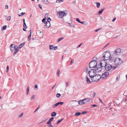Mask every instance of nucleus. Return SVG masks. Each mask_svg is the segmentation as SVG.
Masks as SVG:
<instances>
[{"label": "nucleus", "instance_id": "34", "mask_svg": "<svg viewBox=\"0 0 127 127\" xmlns=\"http://www.w3.org/2000/svg\"><path fill=\"white\" fill-rule=\"evenodd\" d=\"M23 27H24V28H25V29H26L27 28V27L26 26L25 23H24Z\"/></svg>", "mask_w": 127, "mask_h": 127}, {"label": "nucleus", "instance_id": "18", "mask_svg": "<svg viewBox=\"0 0 127 127\" xmlns=\"http://www.w3.org/2000/svg\"><path fill=\"white\" fill-rule=\"evenodd\" d=\"M30 35L28 36V41H30L31 39V34H32V32H31V29L30 30Z\"/></svg>", "mask_w": 127, "mask_h": 127}, {"label": "nucleus", "instance_id": "42", "mask_svg": "<svg viewBox=\"0 0 127 127\" xmlns=\"http://www.w3.org/2000/svg\"><path fill=\"white\" fill-rule=\"evenodd\" d=\"M101 29H102L101 28H99L98 29L95 30V31L96 32H97L98 31L101 30Z\"/></svg>", "mask_w": 127, "mask_h": 127}, {"label": "nucleus", "instance_id": "49", "mask_svg": "<svg viewBox=\"0 0 127 127\" xmlns=\"http://www.w3.org/2000/svg\"><path fill=\"white\" fill-rule=\"evenodd\" d=\"M45 18H43L42 20V21L43 22H44V23H45Z\"/></svg>", "mask_w": 127, "mask_h": 127}, {"label": "nucleus", "instance_id": "53", "mask_svg": "<svg viewBox=\"0 0 127 127\" xmlns=\"http://www.w3.org/2000/svg\"><path fill=\"white\" fill-rule=\"evenodd\" d=\"M15 52L16 53L17 52L19 51L17 49L15 48Z\"/></svg>", "mask_w": 127, "mask_h": 127}, {"label": "nucleus", "instance_id": "1", "mask_svg": "<svg viewBox=\"0 0 127 127\" xmlns=\"http://www.w3.org/2000/svg\"><path fill=\"white\" fill-rule=\"evenodd\" d=\"M97 64V61L96 60L91 61L89 64V67H86L84 71H91L92 70L93 71H101L102 70L101 66L99 64Z\"/></svg>", "mask_w": 127, "mask_h": 127}, {"label": "nucleus", "instance_id": "51", "mask_svg": "<svg viewBox=\"0 0 127 127\" xmlns=\"http://www.w3.org/2000/svg\"><path fill=\"white\" fill-rule=\"evenodd\" d=\"M39 106L36 109L35 111H34V112H35L39 108Z\"/></svg>", "mask_w": 127, "mask_h": 127}, {"label": "nucleus", "instance_id": "10", "mask_svg": "<svg viewBox=\"0 0 127 127\" xmlns=\"http://www.w3.org/2000/svg\"><path fill=\"white\" fill-rule=\"evenodd\" d=\"M89 74L90 77L92 78L96 74V73L95 72H88Z\"/></svg>", "mask_w": 127, "mask_h": 127}, {"label": "nucleus", "instance_id": "62", "mask_svg": "<svg viewBox=\"0 0 127 127\" xmlns=\"http://www.w3.org/2000/svg\"><path fill=\"white\" fill-rule=\"evenodd\" d=\"M79 23H81V24H84V21H83V22H80Z\"/></svg>", "mask_w": 127, "mask_h": 127}, {"label": "nucleus", "instance_id": "55", "mask_svg": "<svg viewBox=\"0 0 127 127\" xmlns=\"http://www.w3.org/2000/svg\"><path fill=\"white\" fill-rule=\"evenodd\" d=\"M39 7L41 9H42V5L40 4H39L38 5Z\"/></svg>", "mask_w": 127, "mask_h": 127}, {"label": "nucleus", "instance_id": "25", "mask_svg": "<svg viewBox=\"0 0 127 127\" xmlns=\"http://www.w3.org/2000/svg\"><path fill=\"white\" fill-rule=\"evenodd\" d=\"M104 10V8L101 9L100 10L98 11V13L99 14H101L102 12Z\"/></svg>", "mask_w": 127, "mask_h": 127}, {"label": "nucleus", "instance_id": "63", "mask_svg": "<svg viewBox=\"0 0 127 127\" xmlns=\"http://www.w3.org/2000/svg\"><path fill=\"white\" fill-rule=\"evenodd\" d=\"M82 44V43H81L80 44L79 46H78V47H80L81 46V45Z\"/></svg>", "mask_w": 127, "mask_h": 127}, {"label": "nucleus", "instance_id": "40", "mask_svg": "<svg viewBox=\"0 0 127 127\" xmlns=\"http://www.w3.org/2000/svg\"><path fill=\"white\" fill-rule=\"evenodd\" d=\"M57 103L59 105V104H60L61 105H63L64 103V102H57Z\"/></svg>", "mask_w": 127, "mask_h": 127}, {"label": "nucleus", "instance_id": "52", "mask_svg": "<svg viewBox=\"0 0 127 127\" xmlns=\"http://www.w3.org/2000/svg\"><path fill=\"white\" fill-rule=\"evenodd\" d=\"M60 72H57L56 73V74L59 77V75L60 74Z\"/></svg>", "mask_w": 127, "mask_h": 127}, {"label": "nucleus", "instance_id": "39", "mask_svg": "<svg viewBox=\"0 0 127 127\" xmlns=\"http://www.w3.org/2000/svg\"><path fill=\"white\" fill-rule=\"evenodd\" d=\"M11 19V16H8L7 17V20L8 21H9Z\"/></svg>", "mask_w": 127, "mask_h": 127}, {"label": "nucleus", "instance_id": "54", "mask_svg": "<svg viewBox=\"0 0 127 127\" xmlns=\"http://www.w3.org/2000/svg\"><path fill=\"white\" fill-rule=\"evenodd\" d=\"M9 67L8 66V65L6 68V71H8Z\"/></svg>", "mask_w": 127, "mask_h": 127}, {"label": "nucleus", "instance_id": "48", "mask_svg": "<svg viewBox=\"0 0 127 127\" xmlns=\"http://www.w3.org/2000/svg\"><path fill=\"white\" fill-rule=\"evenodd\" d=\"M76 20L79 23L80 22V21L79 19L78 18H76Z\"/></svg>", "mask_w": 127, "mask_h": 127}, {"label": "nucleus", "instance_id": "38", "mask_svg": "<svg viewBox=\"0 0 127 127\" xmlns=\"http://www.w3.org/2000/svg\"><path fill=\"white\" fill-rule=\"evenodd\" d=\"M61 94H59V93H58L57 94L56 96L57 97H60V96H61Z\"/></svg>", "mask_w": 127, "mask_h": 127}, {"label": "nucleus", "instance_id": "8", "mask_svg": "<svg viewBox=\"0 0 127 127\" xmlns=\"http://www.w3.org/2000/svg\"><path fill=\"white\" fill-rule=\"evenodd\" d=\"M109 73L108 72H104L102 74L101 77L104 79H105L107 78L109 76Z\"/></svg>", "mask_w": 127, "mask_h": 127}, {"label": "nucleus", "instance_id": "60", "mask_svg": "<svg viewBox=\"0 0 127 127\" xmlns=\"http://www.w3.org/2000/svg\"><path fill=\"white\" fill-rule=\"evenodd\" d=\"M99 101L101 103H103V102L102 101V100H101V99L100 98H99Z\"/></svg>", "mask_w": 127, "mask_h": 127}, {"label": "nucleus", "instance_id": "35", "mask_svg": "<svg viewBox=\"0 0 127 127\" xmlns=\"http://www.w3.org/2000/svg\"><path fill=\"white\" fill-rule=\"evenodd\" d=\"M88 22L86 21H84V25H87L88 24Z\"/></svg>", "mask_w": 127, "mask_h": 127}, {"label": "nucleus", "instance_id": "6", "mask_svg": "<svg viewBox=\"0 0 127 127\" xmlns=\"http://www.w3.org/2000/svg\"><path fill=\"white\" fill-rule=\"evenodd\" d=\"M115 64L116 65H119L123 63L121 59L119 58H116L114 61Z\"/></svg>", "mask_w": 127, "mask_h": 127}, {"label": "nucleus", "instance_id": "20", "mask_svg": "<svg viewBox=\"0 0 127 127\" xmlns=\"http://www.w3.org/2000/svg\"><path fill=\"white\" fill-rule=\"evenodd\" d=\"M41 0L45 4H48V2L47 0Z\"/></svg>", "mask_w": 127, "mask_h": 127}, {"label": "nucleus", "instance_id": "44", "mask_svg": "<svg viewBox=\"0 0 127 127\" xmlns=\"http://www.w3.org/2000/svg\"><path fill=\"white\" fill-rule=\"evenodd\" d=\"M74 62V60L73 59H72L71 61L70 64V65H71L72 63H73Z\"/></svg>", "mask_w": 127, "mask_h": 127}, {"label": "nucleus", "instance_id": "37", "mask_svg": "<svg viewBox=\"0 0 127 127\" xmlns=\"http://www.w3.org/2000/svg\"><path fill=\"white\" fill-rule=\"evenodd\" d=\"M48 15H49V14H48V13H46L45 14V18H47L48 17Z\"/></svg>", "mask_w": 127, "mask_h": 127}, {"label": "nucleus", "instance_id": "45", "mask_svg": "<svg viewBox=\"0 0 127 127\" xmlns=\"http://www.w3.org/2000/svg\"><path fill=\"white\" fill-rule=\"evenodd\" d=\"M5 8L6 9H8V5H5Z\"/></svg>", "mask_w": 127, "mask_h": 127}, {"label": "nucleus", "instance_id": "43", "mask_svg": "<svg viewBox=\"0 0 127 127\" xmlns=\"http://www.w3.org/2000/svg\"><path fill=\"white\" fill-rule=\"evenodd\" d=\"M25 13L22 12L21 13V15H19V16H21L22 15H23L25 14Z\"/></svg>", "mask_w": 127, "mask_h": 127}, {"label": "nucleus", "instance_id": "2", "mask_svg": "<svg viewBox=\"0 0 127 127\" xmlns=\"http://www.w3.org/2000/svg\"><path fill=\"white\" fill-rule=\"evenodd\" d=\"M71 17L69 15L67 17V18H64L63 19V22L64 23H66L68 24L69 26L73 27V24L72 23H68L67 22L68 21L69 19H71Z\"/></svg>", "mask_w": 127, "mask_h": 127}, {"label": "nucleus", "instance_id": "26", "mask_svg": "<svg viewBox=\"0 0 127 127\" xmlns=\"http://www.w3.org/2000/svg\"><path fill=\"white\" fill-rule=\"evenodd\" d=\"M25 43V42H24L20 45L19 46V48H22L24 45Z\"/></svg>", "mask_w": 127, "mask_h": 127}, {"label": "nucleus", "instance_id": "7", "mask_svg": "<svg viewBox=\"0 0 127 127\" xmlns=\"http://www.w3.org/2000/svg\"><path fill=\"white\" fill-rule=\"evenodd\" d=\"M67 13L64 12L60 11V12L57 13V16L59 18H62L64 16L66 15Z\"/></svg>", "mask_w": 127, "mask_h": 127}, {"label": "nucleus", "instance_id": "64", "mask_svg": "<svg viewBox=\"0 0 127 127\" xmlns=\"http://www.w3.org/2000/svg\"><path fill=\"white\" fill-rule=\"evenodd\" d=\"M48 127H53V126L51 125H49Z\"/></svg>", "mask_w": 127, "mask_h": 127}, {"label": "nucleus", "instance_id": "30", "mask_svg": "<svg viewBox=\"0 0 127 127\" xmlns=\"http://www.w3.org/2000/svg\"><path fill=\"white\" fill-rule=\"evenodd\" d=\"M81 114V113L78 112L76 113L75 114V115L76 116H78L79 115Z\"/></svg>", "mask_w": 127, "mask_h": 127}, {"label": "nucleus", "instance_id": "24", "mask_svg": "<svg viewBox=\"0 0 127 127\" xmlns=\"http://www.w3.org/2000/svg\"><path fill=\"white\" fill-rule=\"evenodd\" d=\"M64 119L63 118L61 119L60 120H59L58 121L57 123H56L57 124H58L61 122Z\"/></svg>", "mask_w": 127, "mask_h": 127}, {"label": "nucleus", "instance_id": "59", "mask_svg": "<svg viewBox=\"0 0 127 127\" xmlns=\"http://www.w3.org/2000/svg\"><path fill=\"white\" fill-rule=\"evenodd\" d=\"M116 19V18H114L112 20V21L113 22H114V21Z\"/></svg>", "mask_w": 127, "mask_h": 127}, {"label": "nucleus", "instance_id": "28", "mask_svg": "<svg viewBox=\"0 0 127 127\" xmlns=\"http://www.w3.org/2000/svg\"><path fill=\"white\" fill-rule=\"evenodd\" d=\"M63 1V0H57L56 2L57 3H59Z\"/></svg>", "mask_w": 127, "mask_h": 127}, {"label": "nucleus", "instance_id": "15", "mask_svg": "<svg viewBox=\"0 0 127 127\" xmlns=\"http://www.w3.org/2000/svg\"><path fill=\"white\" fill-rule=\"evenodd\" d=\"M86 79V80L87 82V83H91V81L90 80V79L87 76L85 77Z\"/></svg>", "mask_w": 127, "mask_h": 127}, {"label": "nucleus", "instance_id": "13", "mask_svg": "<svg viewBox=\"0 0 127 127\" xmlns=\"http://www.w3.org/2000/svg\"><path fill=\"white\" fill-rule=\"evenodd\" d=\"M15 45L14 44H11L10 46V48L11 51L13 52L15 49Z\"/></svg>", "mask_w": 127, "mask_h": 127}, {"label": "nucleus", "instance_id": "17", "mask_svg": "<svg viewBox=\"0 0 127 127\" xmlns=\"http://www.w3.org/2000/svg\"><path fill=\"white\" fill-rule=\"evenodd\" d=\"M53 119L54 118L53 117L50 118L48 121L47 122V124H50L51 123V122L53 120Z\"/></svg>", "mask_w": 127, "mask_h": 127}, {"label": "nucleus", "instance_id": "47", "mask_svg": "<svg viewBox=\"0 0 127 127\" xmlns=\"http://www.w3.org/2000/svg\"><path fill=\"white\" fill-rule=\"evenodd\" d=\"M34 88H37V89H38V86H37V84L35 85Z\"/></svg>", "mask_w": 127, "mask_h": 127}, {"label": "nucleus", "instance_id": "21", "mask_svg": "<svg viewBox=\"0 0 127 127\" xmlns=\"http://www.w3.org/2000/svg\"><path fill=\"white\" fill-rule=\"evenodd\" d=\"M56 114H57L56 112H53L51 113V115L52 117H54L56 115Z\"/></svg>", "mask_w": 127, "mask_h": 127}, {"label": "nucleus", "instance_id": "23", "mask_svg": "<svg viewBox=\"0 0 127 127\" xmlns=\"http://www.w3.org/2000/svg\"><path fill=\"white\" fill-rule=\"evenodd\" d=\"M29 86H28L27 89V92H26V94L27 95H28L29 92Z\"/></svg>", "mask_w": 127, "mask_h": 127}, {"label": "nucleus", "instance_id": "12", "mask_svg": "<svg viewBox=\"0 0 127 127\" xmlns=\"http://www.w3.org/2000/svg\"><path fill=\"white\" fill-rule=\"evenodd\" d=\"M121 52V50L120 48H117L115 51L114 53L116 55H119Z\"/></svg>", "mask_w": 127, "mask_h": 127}, {"label": "nucleus", "instance_id": "22", "mask_svg": "<svg viewBox=\"0 0 127 127\" xmlns=\"http://www.w3.org/2000/svg\"><path fill=\"white\" fill-rule=\"evenodd\" d=\"M96 7L97 8H99L100 6V4L99 2H96Z\"/></svg>", "mask_w": 127, "mask_h": 127}, {"label": "nucleus", "instance_id": "29", "mask_svg": "<svg viewBox=\"0 0 127 127\" xmlns=\"http://www.w3.org/2000/svg\"><path fill=\"white\" fill-rule=\"evenodd\" d=\"M58 105L57 103L53 105V108H56Z\"/></svg>", "mask_w": 127, "mask_h": 127}, {"label": "nucleus", "instance_id": "4", "mask_svg": "<svg viewBox=\"0 0 127 127\" xmlns=\"http://www.w3.org/2000/svg\"><path fill=\"white\" fill-rule=\"evenodd\" d=\"M101 78V76L100 75L96 74L93 78L92 79V81L93 82H97Z\"/></svg>", "mask_w": 127, "mask_h": 127}, {"label": "nucleus", "instance_id": "16", "mask_svg": "<svg viewBox=\"0 0 127 127\" xmlns=\"http://www.w3.org/2000/svg\"><path fill=\"white\" fill-rule=\"evenodd\" d=\"M45 24H46V28L47 27L49 28L50 26V23L49 22H46Z\"/></svg>", "mask_w": 127, "mask_h": 127}, {"label": "nucleus", "instance_id": "61", "mask_svg": "<svg viewBox=\"0 0 127 127\" xmlns=\"http://www.w3.org/2000/svg\"><path fill=\"white\" fill-rule=\"evenodd\" d=\"M109 43H108L103 48H105L106 47V46H107L109 44Z\"/></svg>", "mask_w": 127, "mask_h": 127}, {"label": "nucleus", "instance_id": "19", "mask_svg": "<svg viewBox=\"0 0 127 127\" xmlns=\"http://www.w3.org/2000/svg\"><path fill=\"white\" fill-rule=\"evenodd\" d=\"M78 102V104L80 105H81L84 104L83 99L82 100H79Z\"/></svg>", "mask_w": 127, "mask_h": 127}, {"label": "nucleus", "instance_id": "11", "mask_svg": "<svg viewBox=\"0 0 127 127\" xmlns=\"http://www.w3.org/2000/svg\"><path fill=\"white\" fill-rule=\"evenodd\" d=\"M49 49L50 50H55L58 49V47L57 46L54 47L53 45H50Z\"/></svg>", "mask_w": 127, "mask_h": 127}, {"label": "nucleus", "instance_id": "33", "mask_svg": "<svg viewBox=\"0 0 127 127\" xmlns=\"http://www.w3.org/2000/svg\"><path fill=\"white\" fill-rule=\"evenodd\" d=\"M35 99V97H34V95H33L31 98V100H34Z\"/></svg>", "mask_w": 127, "mask_h": 127}, {"label": "nucleus", "instance_id": "32", "mask_svg": "<svg viewBox=\"0 0 127 127\" xmlns=\"http://www.w3.org/2000/svg\"><path fill=\"white\" fill-rule=\"evenodd\" d=\"M120 75H119L116 78V81H118L119 79H120Z\"/></svg>", "mask_w": 127, "mask_h": 127}, {"label": "nucleus", "instance_id": "41", "mask_svg": "<svg viewBox=\"0 0 127 127\" xmlns=\"http://www.w3.org/2000/svg\"><path fill=\"white\" fill-rule=\"evenodd\" d=\"M23 113H22L19 116V118H21L22 117L23 115Z\"/></svg>", "mask_w": 127, "mask_h": 127}, {"label": "nucleus", "instance_id": "50", "mask_svg": "<svg viewBox=\"0 0 127 127\" xmlns=\"http://www.w3.org/2000/svg\"><path fill=\"white\" fill-rule=\"evenodd\" d=\"M51 19L50 18H48V20H47V22H49L51 21Z\"/></svg>", "mask_w": 127, "mask_h": 127}, {"label": "nucleus", "instance_id": "36", "mask_svg": "<svg viewBox=\"0 0 127 127\" xmlns=\"http://www.w3.org/2000/svg\"><path fill=\"white\" fill-rule=\"evenodd\" d=\"M98 106V105H97L96 104H93L92 105H91V107H97Z\"/></svg>", "mask_w": 127, "mask_h": 127}, {"label": "nucleus", "instance_id": "31", "mask_svg": "<svg viewBox=\"0 0 127 127\" xmlns=\"http://www.w3.org/2000/svg\"><path fill=\"white\" fill-rule=\"evenodd\" d=\"M63 38H64V37H63L60 38L57 41L58 42H59L60 41L62 40Z\"/></svg>", "mask_w": 127, "mask_h": 127}, {"label": "nucleus", "instance_id": "14", "mask_svg": "<svg viewBox=\"0 0 127 127\" xmlns=\"http://www.w3.org/2000/svg\"><path fill=\"white\" fill-rule=\"evenodd\" d=\"M90 100V99L89 98H86L83 99L84 104L87 102L89 101Z\"/></svg>", "mask_w": 127, "mask_h": 127}, {"label": "nucleus", "instance_id": "57", "mask_svg": "<svg viewBox=\"0 0 127 127\" xmlns=\"http://www.w3.org/2000/svg\"><path fill=\"white\" fill-rule=\"evenodd\" d=\"M116 68L117 67L116 66H114L113 67H112V69H116Z\"/></svg>", "mask_w": 127, "mask_h": 127}, {"label": "nucleus", "instance_id": "9", "mask_svg": "<svg viewBox=\"0 0 127 127\" xmlns=\"http://www.w3.org/2000/svg\"><path fill=\"white\" fill-rule=\"evenodd\" d=\"M106 70L109 71L112 68V66L109 64H107L104 67Z\"/></svg>", "mask_w": 127, "mask_h": 127}, {"label": "nucleus", "instance_id": "5", "mask_svg": "<svg viewBox=\"0 0 127 127\" xmlns=\"http://www.w3.org/2000/svg\"><path fill=\"white\" fill-rule=\"evenodd\" d=\"M106 60L104 59L101 60L100 61V64H99L101 66V67L102 69V71H103L104 69V67L107 64V62Z\"/></svg>", "mask_w": 127, "mask_h": 127}, {"label": "nucleus", "instance_id": "46", "mask_svg": "<svg viewBox=\"0 0 127 127\" xmlns=\"http://www.w3.org/2000/svg\"><path fill=\"white\" fill-rule=\"evenodd\" d=\"M95 92H94L92 94L93 95V97L94 98L95 97Z\"/></svg>", "mask_w": 127, "mask_h": 127}, {"label": "nucleus", "instance_id": "58", "mask_svg": "<svg viewBox=\"0 0 127 127\" xmlns=\"http://www.w3.org/2000/svg\"><path fill=\"white\" fill-rule=\"evenodd\" d=\"M87 113V112L84 111L82 113V114H85Z\"/></svg>", "mask_w": 127, "mask_h": 127}, {"label": "nucleus", "instance_id": "27", "mask_svg": "<svg viewBox=\"0 0 127 127\" xmlns=\"http://www.w3.org/2000/svg\"><path fill=\"white\" fill-rule=\"evenodd\" d=\"M7 28V26L6 25H5L2 28L1 30H5Z\"/></svg>", "mask_w": 127, "mask_h": 127}, {"label": "nucleus", "instance_id": "56", "mask_svg": "<svg viewBox=\"0 0 127 127\" xmlns=\"http://www.w3.org/2000/svg\"><path fill=\"white\" fill-rule=\"evenodd\" d=\"M66 87L68 86V82H67L66 83Z\"/></svg>", "mask_w": 127, "mask_h": 127}, {"label": "nucleus", "instance_id": "3", "mask_svg": "<svg viewBox=\"0 0 127 127\" xmlns=\"http://www.w3.org/2000/svg\"><path fill=\"white\" fill-rule=\"evenodd\" d=\"M111 57L110 53L107 51H106L104 52L103 54V58L106 60H109Z\"/></svg>", "mask_w": 127, "mask_h": 127}]
</instances>
